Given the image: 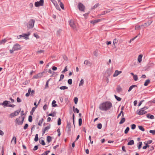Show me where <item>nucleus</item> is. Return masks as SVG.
I'll list each match as a JSON object with an SVG mask.
<instances>
[{"mask_svg":"<svg viewBox=\"0 0 155 155\" xmlns=\"http://www.w3.org/2000/svg\"><path fill=\"white\" fill-rule=\"evenodd\" d=\"M112 107V103L110 101H106L100 104L99 109L102 111H107L109 110Z\"/></svg>","mask_w":155,"mask_h":155,"instance_id":"1","label":"nucleus"},{"mask_svg":"<svg viewBox=\"0 0 155 155\" xmlns=\"http://www.w3.org/2000/svg\"><path fill=\"white\" fill-rule=\"evenodd\" d=\"M25 117L22 116V115H21L20 117L17 118L15 120V123L18 125H21L22 124L24 121Z\"/></svg>","mask_w":155,"mask_h":155,"instance_id":"2","label":"nucleus"},{"mask_svg":"<svg viewBox=\"0 0 155 155\" xmlns=\"http://www.w3.org/2000/svg\"><path fill=\"white\" fill-rule=\"evenodd\" d=\"M35 20L32 19H30L27 24V28H32L34 27Z\"/></svg>","mask_w":155,"mask_h":155,"instance_id":"3","label":"nucleus"},{"mask_svg":"<svg viewBox=\"0 0 155 155\" xmlns=\"http://www.w3.org/2000/svg\"><path fill=\"white\" fill-rule=\"evenodd\" d=\"M78 8L80 11L81 12H84L85 6L81 3H79L78 5Z\"/></svg>","mask_w":155,"mask_h":155,"instance_id":"4","label":"nucleus"},{"mask_svg":"<svg viewBox=\"0 0 155 155\" xmlns=\"http://www.w3.org/2000/svg\"><path fill=\"white\" fill-rule=\"evenodd\" d=\"M137 113L138 115H142L146 114L147 112L142 108L140 109L137 110Z\"/></svg>","mask_w":155,"mask_h":155,"instance_id":"5","label":"nucleus"},{"mask_svg":"<svg viewBox=\"0 0 155 155\" xmlns=\"http://www.w3.org/2000/svg\"><path fill=\"white\" fill-rule=\"evenodd\" d=\"M70 26L73 29H76V25L75 22L72 20H70L69 21Z\"/></svg>","mask_w":155,"mask_h":155,"instance_id":"6","label":"nucleus"},{"mask_svg":"<svg viewBox=\"0 0 155 155\" xmlns=\"http://www.w3.org/2000/svg\"><path fill=\"white\" fill-rule=\"evenodd\" d=\"M44 2V0H40L39 2H36L35 3V5L36 7H38L40 6H43Z\"/></svg>","mask_w":155,"mask_h":155,"instance_id":"7","label":"nucleus"},{"mask_svg":"<svg viewBox=\"0 0 155 155\" xmlns=\"http://www.w3.org/2000/svg\"><path fill=\"white\" fill-rule=\"evenodd\" d=\"M14 50L18 51L21 49V46L18 44H16L14 45L13 47Z\"/></svg>","mask_w":155,"mask_h":155,"instance_id":"8","label":"nucleus"},{"mask_svg":"<svg viewBox=\"0 0 155 155\" xmlns=\"http://www.w3.org/2000/svg\"><path fill=\"white\" fill-rule=\"evenodd\" d=\"M71 123L70 122H68V121H67V125L66 126V128L68 129V133H70L71 130Z\"/></svg>","mask_w":155,"mask_h":155,"instance_id":"9","label":"nucleus"},{"mask_svg":"<svg viewBox=\"0 0 155 155\" xmlns=\"http://www.w3.org/2000/svg\"><path fill=\"white\" fill-rule=\"evenodd\" d=\"M42 73H39L37 74L36 75H34L33 76V78L37 79L41 78L42 76Z\"/></svg>","mask_w":155,"mask_h":155,"instance_id":"10","label":"nucleus"},{"mask_svg":"<svg viewBox=\"0 0 155 155\" xmlns=\"http://www.w3.org/2000/svg\"><path fill=\"white\" fill-rule=\"evenodd\" d=\"M84 64L89 66H91L92 64V63L87 60H85Z\"/></svg>","mask_w":155,"mask_h":155,"instance_id":"11","label":"nucleus"},{"mask_svg":"<svg viewBox=\"0 0 155 155\" xmlns=\"http://www.w3.org/2000/svg\"><path fill=\"white\" fill-rule=\"evenodd\" d=\"M122 71H118V70H116L115 72L113 75V76L114 77H115L118 75L119 74L121 73Z\"/></svg>","mask_w":155,"mask_h":155,"instance_id":"12","label":"nucleus"},{"mask_svg":"<svg viewBox=\"0 0 155 155\" xmlns=\"http://www.w3.org/2000/svg\"><path fill=\"white\" fill-rule=\"evenodd\" d=\"M10 102V101H5L2 103V105L4 107H8V106L9 104L8 103Z\"/></svg>","mask_w":155,"mask_h":155,"instance_id":"13","label":"nucleus"},{"mask_svg":"<svg viewBox=\"0 0 155 155\" xmlns=\"http://www.w3.org/2000/svg\"><path fill=\"white\" fill-rule=\"evenodd\" d=\"M117 91L118 93H120L122 91V88L120 85H117Z\"/></svg>","mask_w":155,"mask_h":155,"instance_id":"14","label":"nucleus"},{"mask_svg":"<svg viewBox=\"0 0 155 155\" xmlns=\"http://www.w3.org/2000/svg\"><path fill=\"white\" fill-rule=\"evenodd\" d=\"M101 21V19H98L97 20H92L91 21V23L95 24L98 23Z\"/></svg>","mask_w":155,"mask_h":155,"instance_id":"15","label":"nucleus"},{"mask_svg":"<svg viewBox=\"0 0 155 155\" xmlns=\"http://www.w3.org/2000/svg\"><path fill=\"white\" fill-rule=\"evenodd\" d=\"M113 73L112 70L110 69L108 70L107 71L106 73L107 74V77H109Z\"/></svg>","mask_w":155,"mask_h":155,"instance_id":"16","label":"nucleus"},{"mask_svg":"<svg viewBox=\"0 0 155 155\" xmlns=\"http://www.w3.org/2000/svg\"><path fill=\"white\" fill-rule=\"evenodd\" d=\"M7 40L6 38H5L0 41V45H4L5 43L7 42Z\"/></svg>","mask_w":155,"mask_h":155,"instance_id":"17","label":"nucleus"},{"mask_svg":"<svg viewBox=\"0 0 155 155\" xmlns=\"http://www.w3.org/2000/svg\"><path fill=\"white\" fill-rule=\"evenodd\" d=\"M143 57V55L142 54L139 55L138 57V61L139 63H140L142 61V58Z\"/></svg>","mask_w":155,"mask_h":155,"instance_id":"18","label":"nucleus"},{"mask_svg":"<svg viewBox=\"0 0 155 155\" xmlns=\"http://www.w3.org/2000/svg\"><path fill=\"white\" fill-rule=\"evenodd\" d=\"M147 118H150L151 119L154 118V116L153 115H150L149 114H148L147 115Z\"/></svg>","mask_w":155,"mask_h":155,"instance_id":"19","label":"nucleus"},{"mask_svg":"<svg viewBox=\"0 0 155 155\" xmlns=\"http://www.w3.org/2000/svg\"><path fill=\"white\" fill-rule=\"evenodd\" d=\"M125 118L124 117H122V118L119 123V124H123L124 122L125 121Z\"/></svg>","mask_w":155,"mask_h":155,"instance_id":"20","label":"nucleus"},{"mask_svg":"<svg viewBox=\"0 0 155 155\" xmlns=\"http://www.w3.org/2000/svg\"><path fill=\"white\" fill-rule=\"evenodd\" d=\"M137 87V86L136 85H133L131 86L129 88V89L128 90V91L130 92V91L134 87Z\"/></svg>","mask_w":155,"mask_h":155,"instance_id":"21","label":"nucleus"},{"mask_svg":"<svg viewBox=\"0 0 155 155\" xmlns=\"http://www.w3.org/2000/svg\"><path fill=\"white\" fill-rule=\"evenodd\" d=\"M150 80L149 79H148L144 83V85L145 86H147L148 85V84L150 83Z\"/></svg>","mask_w":155,"mask_h":155,"instance_id":"22","label":"nucleus"},{"mask_svg":"<svg viewBox=\"0 0 155 155\" xmlns=\"http://www.w3.org/2000/svg\"><path fill=\"white\" fill-rule=\"evenodd\" d=\"M21 109L20 110H17L15 111L13 113L14 114V115L15 116H17L19 114V113L20 112Z\"/></svg>","mask_w":155,"mask_h":155,"instance_id":"23","label":"nucleus"},{"mask_svg":"<svg viewBox=\"0 0 155 155\" xmlns=\"http://www.w3.org/2000/svg\"><path fill=\"white\" fill-rule=\"evenodd\" d=\"M31 88H29L28 89V92L26 93L25 94V96L27 97H28L30 95L31 92Z\"/></svg>","mask_w":155,"mask_h":155,"instance_id":"24","label":"nucleus"},{"mask_svg":"<svg viewBox=\"0 0 155 155\" xmlns=\"http://www.w3.org/2000/svg\"><path fill=\"white\" fill-rule=\"evenodd\" d=\"M134 141L133 140H130L127 143L128 145H131L134 144Z\"/></svg>","mask_w":155,"mask_h":155,"instance_id":"25","label":"nucleus"},{"mask_svg":"<svg viewBox=\"0 0 155 155\" xmlns=\"http://www.w3.org/2000/svg\"><path fill=\"white\" fill-rule=\"evenodd\" d=\"M142 145V142H139L137 143V146L139 150L140 149Z\"/></svg>","mask_w":155,"mask_h":155,"instance_id":"26","label":"nucleus"},{"mask_svg":"<svg viewBox=\"0 0 155 155\" xmlns=\"http://www.w3.org/2000/svg\"><path fill=\"white\" fill-rule=\"evenodd\" d=\"M47 141L48 142V143L51 142L52 140L51 137L50 136H48L47 137Z\"/></svg>","mask_w":155,"mask_h":155,"instance_id":"27","label":"nucleus"},{"mask_svg":"<svg viewBox=\"0 0 155 155\" xmlns=\"http://www.w3.org/2000/svg\"><path fill=\"white\" fill-rule=\"evenodd\" d=\"M84 82V81L83 79H81V80L79 83V86H81L83 85V84Z\"/></svg>","mask_w":155,"mask_h":155,"instance_id":"28","label":"nucleus"},{"mask_svg":"<svg viewBox=\"0 0 155 155\" xmlns=\"http://www.w3.org/2000/svg\"><path fill=\"white\" fill-rule=\"evenodd\" d=\"M56 102L55 100H53L52 103V106L53 107H56L57 106V105L55 104Z\"/></svg>","mask_w":155,"mask_h":155,"instance_id":"29","label":"nucleus"},{"mask_svg":"<svg viewBox=\"0 0 155 155\" xmlns=\"http://www.w3.org/2000/svg\"><path fill=\"white\" fill-rule=\"evenodd\" d=\"M59 88L61 90H65L66 89H67L68 88V87L66 86H62L60 87Z\"/></svg>","mask_w":155,"mask_h":155,"instance_id":"30","label":"nucleus"},{"mask_svg":"<svg viewBox=\"0 0 155 155\" xmlns=\"http://www.w3.org/2000/svg\"><path fill=\"white\" fill-rule=\"evenodd\" d=\"M35 93V91L34 90H32L31 91V92L30 93V95L31 96L33 97L34 96V94Z\"/></svg>","mask_w":155,"mask_h":155,"instance_id":"31","label":"nucleus"},{"mask_svg":"<svg viewBox=\"0 0 155 155\" xmlns=\"http://www.w3.org/2000/svg\"><path fill=\"white\" fill-rule=\"evenodd\" d=\"M114 97H115V98L116 99L117 101H121V98L117 96L116 95H114Z\"/></svg>","mask_w":155,"mask_h":155,"instance_id":"32","label":"nucleus"},{"mask_svg":"<svg viewBox=\"0 0 155 155\" xmlns=\"http://www.w3.org/2000/svg\"><path fill=\"white\" fill-rule=\"evenodd\" d=\"M138 127L139 129L141 131H145V129L143 126H138Z\"/></svg>","mask_w":155,"mask_h":155,"instance_id":"33","label":"nucleus"},{"mask_svg":"<svg viewBox=\"0 0 155 155\" xmlns=\"http://www.w3.org/2000/svg\"><path fill=\"white\" fill-rule=\"evenodd\" d=\"M35 109H36L35 107H33L32 108L31 110V111L30 112V114L31 115H32L33 114V113L34 112V111H35Z\"/></svg>","mask_w":155,"mask_h":155,"instance_id":"34","label":"nucleus"},{"mask_svg":"<svg viewBox=\"0 0 155 155\" xmlns=\"http://www.w3.org/2000/svg\"><path fill=\"white\" fill-rule=\"evenodd\" d=\"M44 120L43 118H42L41 120L39 121L38 123V125L40 126H41V124L43 121Z\"/></svg>","mask_w":155,"mask_h":155,"instance_id":"35","label":"nucleus"},{"mask_svg":"<svg viewBox=\"0 0 155 155\" xmlns=\"http://www.w3.org/2000/svg\"><path fill=\"white\" fill-rule=\"evenodd\" d=\"M16 138L15 137H13L12 138V141H14V144H15L16 143Z\"/></svg>","mask_w":155,"mask_h":155,"instance_id":"36","label":"nucleus"},{"mask_svg":"<svg viewBox=\"0 0 155 155\" xmlns=\"http://www.w3.org/2000/svg\"><path fill=\"white\" fill-rule=\"evenodd\" d=\"M38 140V134H36L35 136V137L34 139V140L35 142H37Z\"/></svg>","mask_w":155,"mask_h":155,"instance_id":"37","label":"nucleus"},{"mask_svg":"<svg viewBox=\"0 0 155 155\" xmlns=\"http://www.w3.org/2000/svg\"><path fill=\"white\" fill-rule=\"evenodd\" d=\"M59 4H60V6L61 7V8L62 9H64V5L62 3V2L61 1H60V3H59Z\"/></svg>","mask_w":155,"mask_h":155,"instance_id":"38","label":"nucleus"},{"mask_svg":"<svg viewBox=\"0 0 155 155\" xmlns=\"http://www.w3.org/2000/svg\"><path fill=\"white\" fill-rule=\"evenodd\" d=\"M82 119L81 118H80L78 120V124L79 126H81L82 124Z\"/></svg>","mask_w":155,"mask_h":155,"instance_id":"39","label":"nucleus"},{"mask_svg":"<svg viewBox=\"0 0 155 155\" xmlns=\"http://www.w3.org/2000/svg\"><path fill=\"white\" fill-rule=\"evenodd\" d=\"M99 5L98 3H97L93 7H92V8L93 9H94L97 8L99 6Z\"/></svg>","mask_w":155,"mask_h":155,"instance_id":"40","label":"nucleus"},{"mask_svg":"<svg viewBox=\"0 0 155 155\" xmlns=\"http://www.w3.org/2000/svg\"><path fill=\"white\" fill-rule=\"evenodd\" d=\"M133 77V79L135 81H136L138 80V77L137 75H135Z\"/></svg>","mask_w":155,"mask_h":155,"instance_id":"41","label":"nucleus"},{"mask_svg":"<svg viewBox=\"0 0 155 155\" xmlns=\"http://www.w3.org/2000/svg\"><path fill=\"white\" fill-rule=\"evenodd\" d=\"M72 80L71 79H69L68 80V83L70 84L71 85L72 84Z\"/></svg>","mask_w":155,"mask_h":155,"instance_id":"42","label":"nucleus"},{"mask_svg":"<svg viewBox=\"0 0 155 155\" xmlns=\"http://www.w3.org/2000/svg\"><path fill=\"white\" fill-rule=\"evenodd\" d=\"M129 127H127L124 131V133L125 134H127L128 133V132L129 130Z\"/></svg>","mask_w":155,"mask_h":155,"instance_id":"43","label":"nucleus"},{"mask_svg":"<svg viewBox=\"0 0 155 155\" xmlns=\"http://www.w3.org/2000/svg\"><path fill=\"white\" fill-rule=\"evenodd\" d=\"M97 127L98 129H100L102 127V125L101 124L99 123L97 124Z\"/></svg>","mask_w":155,"mask_h":155,"instance_id":"44","label":"nucleus"},{"mask_svg":"<svg viewBox=\"0 0 155 155\" xmlns=\"http://www.w3.org/2000/svg\"><path fill=\"white\" fill-rule=\"evenodd\" d=\"M61 120L60 118H58V125H60L61 124Z\"/></svg>","mask_w":155,"mask_h":155,"instance_id":"45","label":"nucleus"},{"mask_svg":"<svg viewBox=\"0 0 155 155\" xmlns=\"http://www.w3.org/2000/svg\"><path fill=\"white\" fill-rule=\"evenodd\" d=\"M28 121L29 122H31L32 120V117L31 115L29 116L28 117Z\"/></svg>","mask_w":155,"mask_h":155,"instance_id":"46","label":"nucleus"},{"mask_svg":"<svg viewBox=\"0 0 155 155\" xmlns=\"http://www.w3.org/2000/svg\"><path fill=\"white\" fill-rule=\"evenodd\" d=\"M29 35V34H23V37H25V38H27L26 39H27L28 38L27 37Z\"/></svg>","mask_w":155,"mask_h":155,"instance_id":"47","label":"nucleus"},{"mask_svg":"<svg viewBox=\"0 0 155 155\" xmlns=\"http://www.w3.org/2000/svg\"><path fill=\"white\" fill-rule=\"evenodd\" d=\"M50 80V79L48 80L47 82H46V84H45V88H47L48 87V83Z\"/></svg>","mask_w":155,"mask_h":155,"instance_id":"48","label":"nucleus"},{"mask_svg":"<svg viewBox=\"0 0 155 155\" xmlns=\"http://www.w3.org/2000/svg\"><path fill=\"white\" fill-rule=\"evenodd\" d=\"M64 76L63 74H61L60 75V78L59 81H61L64 78Z\"/></svg>","mask_w":155,"mask_h":155,"instance_id":"49","label":"nucleus"},{"mask_svg":"<svg viewBox=\"0 0 155 155\" xmlns=\"http://www.w3.org/2000/svg\"><path fill=\"white\" fill-rule=\"evenodd\" d=\"M74 100L75 104H77L78 102V98L77 97H75L74 98Z\"/></svg>","mask_w":155,"mask_h":155,"instance_id":"50","label":"nucleus"},{"mask_svg":"<svg viewBox=\"0 0 155 155\" xmlns=\"http://www.w3.org/2000/svg\"><path fill=\"white\" fill-rule=\"evenodd\" d=\"M136 127V125L135 124H133L131 126V128L132 130L134 129Z\"/></svg>","mask_w":155,"mask_h":155,"instance_id":"51","label":"nucleus"},{"mask_svg":"<svg viewBox=\"0 0 155 155\" xmlns=\"http://www.w3.org/2000/svg\"><path fill=\"white\" fill-rule=\"evenodd\" d=\"M118 41V40L116 38L114 39V40L113 41V44L114 45H115V44H116V43H117Z\"/></svg>","mask_w":155,"mask_h":155,"instance_id":"52","label":"nucleus"},{"mask_svg":"<svg viewBox=\"0 0 155 155\" xmlns=\"http://www.w3.org/2000/svg\"><path fill=\"white\" fill-rule=\"evenodd\" d=\"M40 143L42 145H45V143L43 140H42L41 141H40Z\"/></svg>","mask_w":155,"mask_h":155,"instance_id":"53","label":"nucleus"},{"mask_svg":"<svg viewBox=\"0 0 155 155\" xmlns=\"http://www.w3.org/2000/svg\"><path fill=\"white\" fill-rule=\"evenodd\" d=\"M149 132L152 133L153 135H155V130H150Z\"/></svg>","mask_w":155,"mask_h":155,"instance_id":"54","label":"nucleus"},{"mask_svg":"<svg viewBox=\"0 0 155 155\" xmlns=\"http://www.w3.org/2000/svg\"><path fill=\"white\" fill-rule=\"evenodd\" d=\"M72 117H73V124L74 125V126H75L74 125V114H73L72 115Z\"/></svg>","mask_w":155,"mask_h":155,"instance_id":"55","label":"nucleus"},{"mask_svg":"<svg viewBox=\"0 0 155 155\" xmlns=\"http://www.w3.org/2000/svg\"><path fill=\"white\" fill-rule=\"evenodd\" d=\"M68 69H67V66H66L65 67V68L64 69V70H63V71H62V72H61V73H64L66 71H68Z\"/></svg>","mask_w":155,"mask_h":155,"instance_id":"56","label":"nucleus"},{"mask_svg":"<svg viewBox=\"0 0 155 155\" xmlns=\"http://www.w3.org/2000/svg\"><path fill=\"white\" fill-rule=\"evenodd\" d=\"M50 128V125L49 124V126L46 127L44 129L46 131L49 130Z\"/></svg>","mask_w":155,"mask_h":155,"instance_id":"57","label":"nucleus"},{"mask_svg":"<svg viewBox=\"0 0 155 155\" xmlns=\"http://www.w3.org/2000/svg\"><path fill=\"white\" fill-rule=\"evenodd\" d=\"M57 131L58 133V136H60L61 135V133H60V129L59 128H58L57 130Z\"/></svg>","mask_w":155,"mask_h":155,"instance_id":"58","label":"nucleus"},{"mask_svg":"<svg viewBox=\"0 0 155 155\" xmlns=\"http://www.w3.org/2000/svg\"><path fill=\"white\" fill-rule=\"evenodd\" d=\"M28 125L27 124H26L24 127L23 128L24 130H26L28 127Z\"/></svg>","mask_w":155,"mask_h":155,"instance_id":"59","label":"nucleus"},{"mask_svg":"<svg viewBox=\"0 0 155 155\" xmlns=\"http://www.w3.org/2000/svg\"><path fill=\"white\" fill-rule=\"evenodd\" d=\"M34 36L36 37V38H39V35L37 34H34Z\"/></svg>","mask_w":155,"mask_h":155,"instance_id":"60","label":"nucleus"},{"mask_svg":"<svg viewBox=\"0 0 155 155\" xmlns=\"http://www.w3.org/2000/svg\"><path fill=\"white\" fill-rule=\"evenodd\" d=\"M140 25H136L135 26V30H138L139 29H140Z\"/></svg>","mask_w":155,"mask_h":155,"instance_id":"61","label":"nucleus"},{"mask_svg":"<svg viewBox=\"0 0 155 155\" xmlns=\"http://www.w3.org/2000/svg\"><path fill=\"white\" fill-rule=\"evenodd\" d=\"M53 3L57 9H58V8H59V6L56 2Z\"/></svg>","mask_w":155,"mask_h":155,"instance_id":"62","label":"nucleus"},{"mask_svg":"<svg viewBox=\"0 0 155 155\" xmlns=\"http://www.w3.org/2000/svg\"><path fill=\"white\" fill-rule=\"evenodd\" d=\"M107 13V12H106V11H103L101 14L99 15L101 16V15H104Z\"/></svg>","mask_w":155,"mask_h":155,"instance_id":"63","label":"nucleus"},{"mask_svg":"<svg viewBox=\"0 0 155 155\" xmlns=\"http://www.w3.org/2000/svg\"><path fill=\"white\" fill-rule=\"evenodd\" d=\"M17 101L19 103L21 101V100L19 97H18L17 98Z\"/></svg>","mask_w":155,"mask_h":155,"instance_id":"64","label":"nucleus"}]
</instances>
